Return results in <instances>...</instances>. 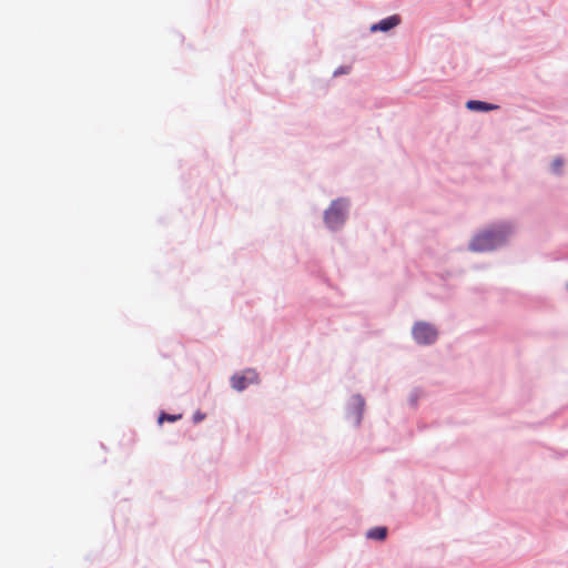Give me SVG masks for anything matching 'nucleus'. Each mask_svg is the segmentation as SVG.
I'll return each mask as SVG.
<instances>
[{
    "instance_id": "nucleus-1",
    "label": "nucleus",
    "mask_w": 568,
    "mask_h": 568,
    "mask_svg": "<svg viewBox=\"0 0 568 568\" xmlns=\"http://www.w3.org/2000/svg\"><path fill=\"white\" fill-rule=\"evenodd\" d=\"M511 233L508 224H501L483 232H479L469 244V248L474 252H486L501 245L507 236Z\"/></svg>"
},
{
    "instance_id": "nucleus-2",
    "label": "nucleus",
    "mask_w": 568,
    "mask_h": 568,
    "mask_svg": "<svg viewBox=\"0 0 568 568\" xmlns=\"http://www.w3.org/2000/svg\"><path fill=\"white\" fill-rule=\"evenodd\" d=\"M348 203L345 200H335L325 211L324 220L326 225L335 230L339 227L346 220Z\"/></svg>"
},
{
    "instance_id": "nucleus-3",
    "label": "nucleus",
    "mask_w": 568,
    "mask_h": 568,
    "mask_svg": "<svg viewBox=\"0 0 568 568\" xmlns=\"http://www.w3.org/2000/svg\"><path fill=\"white\" fill-rule=\"evenodd\" d=\"M437 335L436 328L425 322H417L413 327V336L419 344H432L437 339Z\"/></svg>"
},
{
    "instance_id": "nucleus-4",
    "label": "nucleus",
    "mask_w": 568,
    "mask_h": 568,
    "mask_svg": "<svg viewBox=\"0 0 568 568\" xmlns=\"http://www.w3.org/2000/svg\"><path fill=\"white\" fill-rule=\"evenodd\" d=\"M258 382V374L254 369H246L240 375H234L231 378V385L234 389L241 392L248 385Z\"/></svg>"
},
{
    "instance_id": "nucleus-5",
    "label": "nucleus",
    "mask_w": 568,
    "mask_h": 568,
    "mask_svg": "<svg viewBox=\"0 0 568 568\" xmlns=\"http://www.w3.org/2000/svg\"><path fill=\"white\" fill-rule=\"evenodd\" d=\"M400 23V18L396 14L387 17L371 27L372 32L388 31Z\"/></svg>"
},
{
    "instance_id": "nucleus-6",
    "label": "nucleus",
    "mask_w": 568,
    "mask_h": 568,
    "mask_svg": "<svg viewBox=\"0 0 568 568\" xmlns=\"http://www.w3.org/2000/svg\"><path fill=\"white\" fill-rule=\"evenodd\" d=\"M466 108L471 111H491L498 109V105L477 100H469L466 103Z\"/></svg>"
},
{
    "instance_id": "nucleus-7",
    "label": "nucleus",
    "mask_w": 568,
    "mask_h": 568,
    "mask_svg": "<svg viewBox=\"0 0 568 568\" xmlns=\"http://www.w3.org/2000/svg\"><path fill=\"white\" fill-rule=\"evenodd\" d=\"M364 399L359 396H356L354 397V406L356 407V418H355V423L356 424H359L361 422V418H362V415H363V410H364Z\"/></svg>"
},
{
    "instance_id": "nucleus-8",
    "label": "nucleus",
    "mask_w": 568,
    "mask_h": 568,
    "mask_svg": "<svg viewBox=\"0 0 568 568\" xmlns=\"http://www.w3.org/2000/svg\"><path fill=\"white\" fill-rule=\"evenodd\" d=\"M181 416L180 415H169V414H161L160 417H159V423L162 424L164 420H169V422H175L180 418Z\"/></svg>"
},
{
    "instance_id": "nucleus-9",
    "label": "nucleus",
    "mask_w": 568,
    "mask_h": 568,
    "mask_svg": "<svg viewBox=\"0 0 568 568\" xmlns=\"http://www.w3.org/2000/svg\"><path fill=\"white\" fill-rule=\"evenodd\" d=\"M562 166V160L560 158H557L552 161L551 168L554 172L559 173Z\"/></svg>"
},
{
    "instance_id": "nucleus-10",
    "label": "nucleus",
    "mask_w": 568,
    "mask_h": 568,
    "mask_svg": "<svg viewBox=\"0 0 568 568\" xmlns=\"http://www.w3.org/2000/svg\"><path fill=\"white\" fill-rule=\"evenodd\" d=\"M368 532H379V534H383V532H387V528L386 527H376V528L369 530Z\"/></svg>"
},
{
    "instance_id": "nucleus-11",
    "label": "nucleus",
    "mask_w": 568,
    "mask_h": 568,
    "mask_svg": "<svg viewBox=\"0 0 568 568\" xmlns=\"http://www.w3.org/2000/svg\"><path fill=\"white\" fill-rule=\"evenodd\" d=\"M193 419L195 423H199L204 419V415L201 413H196V414H194Z\"/></svg>"
},
{
    "instance_id": "nucleus-12",
    "label": "nucleus",
    "mask_w": 568,
    "mask_h": 568,
    "mask_svg": "<svg viewBox=\"0 0 568 568\" xmlns=\"http://www.w3.org/2000/svg\"><path fill=\"white\" fill-rule=\"evenodd\" d=\"M372 538H375L377 540H384L386 535H368Z\"/></svg>"
}]
</instances>
